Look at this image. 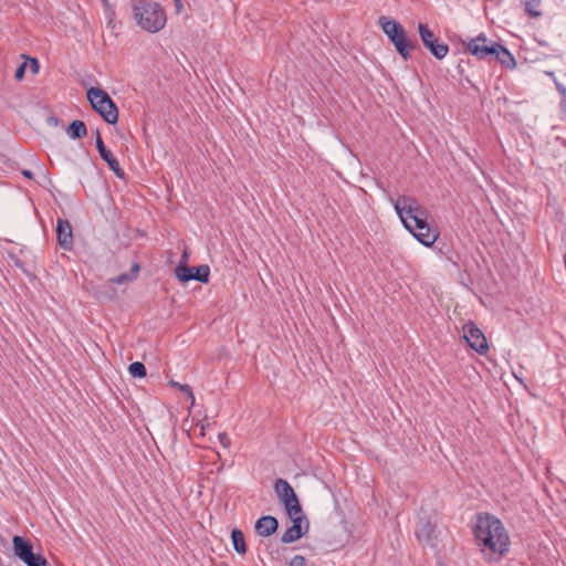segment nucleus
Segmentation results:
<instances>
[{
    "label": "nucleus",
    "instance_id": "1",
    "mask_svg": "<svg viewBox=\"0 0 566 566\" xmlns=\"http://www.w3.org/2000/svg\"><path fill=\"white\" fill-rule=\"evenodd\" d=\"M474 536L480 552L489 562H499L509 552V533L503 523L493 515L478 516Z\"/></svg>",
    "mask_w": 566,
    "mask_h": 566
},
{
    "label": "nucleus",
    "instance_id": "2",
    "mask_svg": "<svg viewBox=\"0 0 566 566\" xmlns=\"http://www.w3.org/2000/svg\"><path fill=\"white\" fill-rule=\"evenodd\" d=\"M405 228L423 245L431 247L439 233L428 223V211L415 199L408 196L399 197L394 203Z\"/></svg>",
    "mask_w": 566,
    "mask_h": 566
},
{
    "label": "nucleus",
    "instance_id": "3",
    "mask_svg": "<svg viewBox=\"0 0 566 566\" xmlns=\"http://www.w3.org/2000/svg\"><path fill=\"white\" fill-rule=\"evenodd\" d=\"M132 9L137 25L144 31L157 33L165 28L167 15L160 4L147 0H134Z\"/></svg>",
    "mask_w": 566,
    "mask_h": 566
},
{
    "label": "nucleus",
    "instance_id": "4",
    "mask_svg": "<svg viewBox=\"0 0 566 566\" xmlns=\"http://www.w3.org/2000/svg\"><path fill=\"white\" fill-rule=\"evenodd\" d=\"M378 23L397 52L405 60H408L410 57V50L415 48V44L408 39L405 28L397 21L385 15L379 18Z\"/></svg>",
    "mask_w": 566,
    "mask_h": 566
},
{
    "label": "nucleus",
    "instance_id": "5",
    "mask_svg": "<svg viewBox=\"0 0 566 566\" xmlns=\"http://www.w3.org/2000/svg\"><path fill=\"white\" fill-rule=\"evenodd\" d=\"M87 99L92 107L99 113L108 124H115L118 120L117 107L105 91L91 87L87 91Z\"/></svg>",
    "mask_w": 566,
    "mask_h": 566
},
{
    "label": "nucleus",
    "instance_id": "6",
    "mask_svg": "<svg viewBox=\"0 0 566 566\" xmlns=\"http://www.w3.org/2000/svg\"><path fill=\"white\" fill-rule=\"evenodd\" d=\"M14 556L27 566H49L46 558L33 551L32 544L22 536L15 535L12 538Z\"/></svg>",
    "mask_w": 566,
    "mask_h": 566
},
{
    "label": "nucleus",
    "instance_id": "7",
    "mask_svg": "<svg viewBox=\"0 0 566 566\" xmlns=\"http://www.w3.org/2000/svg\"><path fill=\"white\" fill-rule=\"evenodd\" d=\"M274 488L279 497L283 502L289 516H296L297 514L303 513L293 488L285 480L279 479L275 482Z\"/></svg>",
    "mask_w": 566,
    "mask_h": 566
},
{
    "label": "nucleus",
    "instance_id": "8",
    "mask_svg": "<svg viewBox=\"0 0 566 566\" xmlns=\"http://www.w3.org/2000/svg\"><path fill=\"white\" fill-rule=\"evenodd\" d=\"M462 334L463 339L476 353L483 355L489 350L486 337L473 322H468L463 325Z\"/></svg>",
    "mask_w": 566,
    "mask_h": 566
},
{
    "label": "nucleus",
    "instance_id": "9",
    "mask_svg": "<svg viewBox=\"0 0 566 566\" xmlns=\"http://www.w3.org/2000/svg\"><path fill=\"white\" fill-rule=\"evenodd\" d=\"M418 31L423 45L431 52L434 57L441 60L448 54V45L438 41L434 33L429 29L428 24L420 22L418 24Z\"/></svg>",
    "mask_w": 566,
    "mask_h": 566
},
{
    "label": "nucleus",
    "instance_id": "10",
    "mask_svg": "<svg viewBox=\"0 0 566 566\" xmlns=\"http://www.w3.org/2000/svg\"><path fill=\"white\" fill-rule=\"evenodd\" d=\"M176 277L185 283L190 280H196L202 283H207L209 281L210 269L208 265H199V266H177L175 270Z\"/></svg>",
    "mask_w": 566,
    "mask_h": 566
},
{
    "label": "nucleus",
    "instance_id": "11",
    "mask_svg": "<svg viewBox=\"0 0 566 566\" xmlns=\"http://www.w3.org/2000/svg\"><path fill=\"white\" fill-rule=\"evenodd\" d=\"M289 517L292 521V525L282 535L283 543H293L300 539L308 530V522L303 513Z\"/></svg>",
    "mask_w": 566,
    "mask_h": 566
},
{
    "label": "nucleus",
    "instance_id": "12",
    "mask_svg": "<svg viewBox=\"0 0 566 566\" xmlns=\"http://www.w3.org/2000/svg\"><path fill=\"white\" fill-rule=\"evenodd\" d=\"M495 44V42L489 43L488 38L484 34H480L467 43V49L471 54L482 60L493 55Z\"/></svg>",
    "mask_w": 566,
    "mask_h": 566
},
{
    "label": "nucleus",
    "instance_id": "13",
    "mask_svg": "<svg viewBox=\"0 0 566 566\" xmlns=\"http://www.w3.org/2000/svg\"><path fill=\"white\" fill-rule=\"evenodd\" d=\"M96 148L101 157L107 163L108 167L114 171V174L119 178H124V171L120 168L119 163L104 146L99 132H96Z\"/></svg>",
    "mask_w": 566,
    "mask_h": 566
},
{
    "label": "nucleus",
    "instance_id": "14",
    "mask_svg": "<svg viewBox=\"0 0 566 566\" xmlns=\"http://www.w3.org/2000/svg\"><path fill=\"white\" fill-rule=\"evenodd\" d=\"M56 232H57V241L60 245L65 249L70 250L73 244L72 239V227L69 221L66 220H59L56 226Z\"/></svg>",
    "mask_w": 566,
    "mask_h": 566
},
{
    "label": "nucleus",
    "instance_id": "15",
    "mask_svg": "<svg viewBox=\"0 0 566 566\" xmlns=\"http://www.w3.org/2000/svg\"><path fill=\"white\" fill-rule=\"evenodd\" d=\"M277 520L266 515L259 518L255 523V532L259 536L268 537L277 530Z\"/></svg>",
    "mask_w": 566,
    "mask_h": 566
},
{
    "label": "nucleus",
    "instance_id": "16",
    "mask_svg": "<svg viewBox=\"0 0 566 566\" xmlns=\"http://www.w3.org/2000/svg\"><path fill=\"white\" fill-rule=\"evenodd\" d=\"M493 55L502 65L509 69H513L516 65L514 56L510 53V51L497 43L495 44Z\"/></svg>",
    "mask_w": 566,
    "mask_h": 566
},
{
    "label": "nucleus",
    "instance_id": "17",
    "mask_svg": "<svg viewBox=\"0 0 566 566\" xmlns=\"http://www.w3.org/2000/svg\"><path fill=\"white\" fill-rule=\"evenodd\" d=\"M436 524L431 521H420L417 526V537L420 541L429 542L432 538L433 532H434Z\"/></svg>",
    "mask_w": 566,
    "mask_h": 566
},
{
    "label": "nucleus",
    "instance_id": "18",
    "mask_svg": "<svg viewBox=\"0 0 566 566\" xmlns=\"http://www.w3.org/2000/svg\"><path fill=\"white\" fill-rule=\"evenodd\" d=\"M231 539L234 551L240 555H244L247 553V544L243 533L240 530L234 528L231 533Z\"/></svg>",
    "mask_w": 566,
    "mask_h": 566
},
{
    "label": "nucleus",
    "instance_id": "19",
    "mask_svg": "<svg viewBox=\"0 0 566 566\" xmlns=\"http://www.w3.org/2000/svg\"><path fill=\"white\" fill-rule=\"evenodd\" d=\"M526 13L532 18L542 15V0H522Z\"/></svg>",
    "mask_w": 566,
    "mask_h": 566
},
{
    "label": "nucleus",
    "instance_id": "20",
    "mask_svg": "<svg viewBox=\"0 0 566 566\" xmlns=\"http://www.w3.org/2000/svg\"><path fill=\"white\" fill-rule=\"evenodd\" d=\"M87 133L86 125L82 120H74L67 128V134L71 138H81Z\"/></svg>",
    "mask_w": 566,
    "mask_h": 566
},
{
    "label": "nucleus",
    "instance_id": "21",
    "mask_svg": "<svg viewBox=\"0 0 566 566\" xmlns=\"http://www.w3.org/2000/svg\"><path fill=\"white\" fill-rule=\"evenodd\" d=\"M128 370L133 377L142 378V377L146 376V367L144 366V364H142L139 361H135V363L130 364L128 367Z\"/></svg>",
    "mask_w": 566,
    "mask_h": 566
},
{
    "label": "nucleus",
    "instance_id": "22",
    "mask_svg": "<svg viewBox=\"0 0 566 566\" xmlns=\"http://www.w3.org/2000/svg\"><path fill=\"white\" fill-rule=\"evenodd\" d=\"M169 385L174 388H177L178 390H180L182 392H188V397H190V407L195 406L196 399H195L191 388L188 385H181L174 380H170Z\"/></svg>",
    "mask_w": 566,
    "mask_h": 566
},
{
    "label": "nucleus",
    "instance_id": "23",
    "mask_svg": "<svg viewBox=\"0 0 566 566\" xmlns=\"http://www.w3.org/2000/svg\"><path fill=\"white\" fill-rule=\"evenodd\" d=\"M139 271V266L137 264H135L133 266V274H120L114 279H112V282L113 283H116V284H124V283H127L129 281H132L135 276V274Z\"/></svg>",
    "mask_w": 566,
    "mask_h": 566
},
{
    "label": "nucleus",
    "instance_id": "24",
    "mask_svg": "<svg viewBox=\"0 0 566 566\" xmlns=\"http://www.w3.org/2000/svg\"><path fill=\"white\" fill-rule=\"evenodd\" d=\"M189 256H190V251L188 250L187 247H185L182 250V254H181L179 264L177 266H188L187 263L189 261Z\"/></svg>",
    "mask_w": 566,
    "mask_h": 566
},
{
    "label": "nucleus",
    "instance_id": "25",
    "mask_svg": "<svg viewBox=\"0 0 566 566\" xmlns=\"http://www.w3.org/2000/svg\"><path fill=\"white\" fill-rule=\"evenodd\" d=\"M305 565H306V559L301 555L294 556L290 563V566H305Z\"/></svg>",
    "mask_w": 566,
    "mask_h": 566
},
{
    "label": "nucleus",
    "instance_id": "26",
    "mask_svg": "<svg viewBox=\"0 0 566 566\" xmlns=\"http://www.w3.org/2000/svg\"><path fill=\"white\" fill-rule=\"evenodd\" d=\"M218 440L219 442L224 447V448H229L230 446V438L228 437L227 433L222 432V433H219L218 434Z\"/></svg>",
    "mask_w": 566,
    "mask_h": 566
},
{
    "label": "nucleus",
    "instance_id": "27",
    "mask_svg": "<svg viewBox=\"0 0 566 566\" xmlns=\"http://www.w3.org/2000/svg\"><path fill=\"white\" fill-rule=\"evenodd\" d=\"M25 67H27V63H23L17 69L15 74H14L15 80L21 81L23 78Z\"/></svg>",
    "mask_w": 566,
    "mask_h": 566
},
{
    "label": "nucleus",
    "instance_id": "28",
    "mask_svg": "<svg viewBox=\"0 0 566 566\" xmlns=\"http://www.w3.org/2000/svg\"><path fill=\"white\" fill-rule=\"evenodd\" d=\"M556 86L558 91L566 96V82L565 81H556Z\"/></svg>",
    "mask_w": 566,
    "mask_h": 566
},
{
    "label": "nucleus",
    "instance_id": "29",
    "mask_svg": "<svg viewBox=\"0 0 566 566\" xmlns=\"http://www.w3.org/2000/svg\"><path fill=\"white\" fill-rule=\"evenodd\" d=\"M31 64H32L33 72L36 73L39 70L38 61L35 59H31Z\"/></svg>",
    "mask_w": 566,
    "mask_h": 566
},
{
    "label": "nucleus",
    "instance_id": "30",
    "mask_svg": "<svg viewBox=\"0 0 566 566\" xmlns=\"http://www.w3.org/2000/svg\"><path fill=\"white\" fill-rule=\"evenodd\" d=\"M176 11L179 13L182 9L181 0H175Z\"/></svg>",
    "mask_w": 566,
    "mask_h": 566
},
{
    "label": "nucleus",
    "instance_id": "31",
    "mask_svg": "<svg viewBox=\"0 0 566 566\" xmlns=\"http://www.w3.org/2000/svg\"><path fill=\"white\" fill-rule=\"evenodd\" d=\"M23 176H25L27 178H32V172L30 170H23Z\"/></svg>",
    "mask_w": 566,
    "mask_h": 566
},
{
    "label": "nucleus",
    "instance_id": "32",
    "mask_svg": "<svg viewBox=\"0 0 566 566\" xmlns=\"http://www.w3.org/2000/svg\"><path fill=\"white\" fill-rule=\"evenodd\" d=\"M105 7H108V0H101Z\"/></svg>",
    "mask_w": 566,
    "mask_h": 566
},
{
    "label": "nucleus",
    "instance_id": "33",
    "mask_svg": "<svg viewBox=\"0 0 566 566\" xmlns=\"http://www.w3.org/2000/svg\"><path fill=\"white\" fill-rule=\"evenodd\" d=\"M203 430H205V427L201 426V434H205Z\"/></svg>",
    "mask_w": 566,
    "mask_h": 566
}]
</instances>
